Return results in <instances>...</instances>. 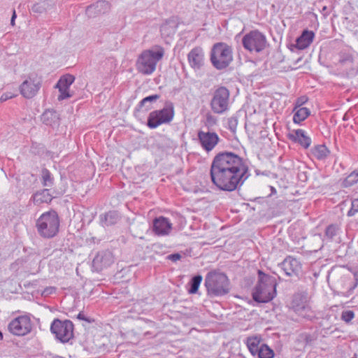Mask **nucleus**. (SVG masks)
I'll list each match as a JSON object with an SVG mask.
<instances>
[{
  "mask_svg": "<svg viewBox=\"0 0 358 358\" xmlns=\"http://www.w3.org/2000/svg\"><path fill=\"white\" fill-rule=\"evenodd\" d=\"M75 78L73 76L67 74L62 77L57 82L56 87H65L69 89V87L74 82Z\"/></svg>",
  "mask_w": 358,
  "mask_h": 358,
  "instance_id": "nucleus-33",
  "label": "nucleus"
},
{
  "mask_svg": "<svg viewBox=\"0 0 358 358\" xmlns=\"http://www.w3.org/2000/svg\"><path fill=\"white\" fill-rule=\"evenodd\" d=\"M217 118L211 114H207L206 117L205 125L208 127H212L217 124Z\"/></svg>",
  "mask_w": 358,
  "mask_h": 358,
  "instance_id": "nucleus-38",
  "label": "nucleus"
},
{
  "mask_svg": "<svg viewBox=\"0 0 358 358\" xmlns=\"http://www.w3.org/2000/svg\"><path fill=\"white\" fill-rule=\"evenodd\" d=\"M134 236H136V237H138L139 238H143L141 234H137V233L134 234Z\"/></svg>",
  "mask_w": 358,
  "mask_h": 358,
  "instance_id": "nucleus-53",
  "label": "nucleus"
},
{
  "mask_svg": "<svg viewBox=\"0 0 358 358\" xmlns=\"http://www.w3.org/2000/svg\"><path fill=\"white\" fill-rule=\"evenodd\" d=\"M141 227L142 228H143L144 229H145L147 232H148V231H149V230H150V227H148V225H147L146 224H141Z\"/></svg>",
  "mask_w": 358,
  "mask_h": 358,
  "instance_id": "nucleus-51",
  "label": "nucleus"
},
{
  "mask_svg": "<svg viewBox=\"0 0 358 358\" xmlns=\"http://www.w3.org/2000/svg\"><path fill=\"white\" fill-rule=\"evenodd\" d=\"M157 64V52L145 50L138 57L136 62L138 71L143 74H150L155 69Z\"/></svg>",
  "mask_w": 358,
  "mask_h": 358,
  "instance_id": "nucleus-11",
  "label": "nucleus"
},
{
  "mask_svg": "<svg viewBox=\"0 0 358 358\" xmlns=\"http://www.w3.org/2000/svg\"><path fill=\"white\" fill-rule=\"evenodd\" d=\"M157 101V94H152L143 99L136 108H135L134 114L137 116V113L144 108V111H148L152 108V102Z\"/></svg>",
  "mask_w": 358,
  "mask_h": 358,
  "instance_id": "nucleus-26",
  "label": "nucleus"
},
{
  "mask_svg": "<svg viewBox=\"0 0 358 358\" xmlns=\"http://www.w3.org/2000/svg\"><path fill=\"white\" fill-rule=\"evenodd\" d=\"M56 87L58 88L59 92L60 93L58 96V99L59 101L64 100L65 99H67V98H69L71 96V95L70 94V93L69 92V89L65 88V87Z\"/></svg>",
  "mask_w": 358,
  "mask_h": 358,
  "instance_id": "nucleus-39",
  "label": "nucleus"
},
{
  "mask_svg": "<svg viewBox=\"0 0 358 358\" xmlns=\"http://www.w3.org/2000/svg\"><path fill=\"white\" fill-rule=\"evenodd\" d=\"M110 10V4L106 1H98L95 3L87 7L86 14L89 17H94L98 15L103 14Z\"/></svg>",
  "mask_w": 358,
  "mask_h": 358,
  "instance_id": "nucleus-19",
  "label": "nucleus"
},
{
  "mask_svg": "<svg viewBox=\"0 0 358 358\" xmlns=\"http://www.w3.org/2000/svg\"><path fill=\"white\" fill-rule=\"evenodd\" d=\"M340 227L336 224H332L329 225L325 230V236L328 238H333L340 231Z\"/></svg>",
  "mask_w": 358,
  "mask_h": 358,
  "instance_id": "nucleus-35",
  "label": "nucleus"
},
{
  "mask_svg": "<svg viewBox=\"0 0 358 358\" xmlns=\"http://www.w3.org/2000/svg\"><path fill=\"white\" fill-rule=\"evenodd\" d=\"M236 126H237V120H236V119H235V118H229L228 120V127H229V129L231 131L234 132L236 131Z\"/></svg>",
  "mask_w": 358,
  "mask_h": 358,
  "instance_id": "nucleus-41",
  "label": "nucleus"
},
{
  "mask_svg": "<svg viewBox=\"0 0 358 358\" xmlns=\"http://www.w3.org/2000/svg\"><path fill=\"white\" fill-rule=\"evenodd\" d=\"M197 137L199 145L206 152L214 150L220 141V138L215 131L199 130L197 133Z\"/></svg>",
  "mask_w": 358,
  "mask_h": 358,
  "instance_id": "nucleus-12",
  "label": "nucleus"
},
{
  "mask_svg": "<svg viewBox=\"0 0 358 358\" xmlns=\"http://www.w3.org/2000/svg\"><path fill=\"white\" fill-rule=\"evenodd\" d=\"M288 138L294 143H299L304 148H308L311 144L310 138L303 129H293L287 134Z\"/></svg>",
  "mask_w": 358,
  "mask_h": 358,
  "instance_id": "nucleus-16",
  "label": "nucleus"
},
{
  "mask_svg": "<svg viewBox=\"0 0 358 358\" xmlns=\"http://www.w3.org/2000/svg\"><path fill=\"white\" fill-rule=\"evenodd\" d=\"M138 227L137 224H134L133 226H132V228H131V230L136 233V228Z\"/></svg>",
  "mask_w": 358,
  "mask_h": 358,
  "instance_id": "nucleus-52",
  "label": "nucleus"
},
{
  "mask_svg": "<svg viewBox=\"0 0 358 358\" xmlns=\"http://www.w3.org/2000/svg\"><path fill=\"white\" fill-rule=\"evenodd\" d=\"M16 17H17V14H16L15 10L13 9V13H12V17H11V19H10V24L12 26L15 25V22Z\"/></svg>",
  "mask_w": 358,
  "mask_h": 358,
  "instance_id": "nucleus-48",
  "label": "nucleus"
},
{
  "mask_svg": "<svg viewBox=\"0 0 358 358\" xmlns=\"http://www.w3.org/2000/svg\"><path fill=\"white\" fill-rule=\"evenodd\" d=\"M352 358H357V357H352Z\"/></svg>",
  "mask_w": 358,
  "mask_h": 358,
  "instance_id": "nucleus-55",
  "label": "nucleus"
},
{
  "mask_svg": "<svg viewBox=\"0 0 358 358\" xmlns=\"http://www.w3.org/2000/svg\"><path fill=\"white\" fill-rule=\"evenodd\" d=\"M352 206L355 208V209H357L358 210V199H354L352 201Z\"/></svg>",
  "mask_w": 358,
  "mask_h": 358,
  "instance_id": "nucleus-50",
  "label": "nucleus"
},
{
  "mask_svg": "<svg viewBox=\"0 0 358 358\" xmlns=\"http://www.w3.org/2000/svg\"><path fill=\"white\" fill-rule=\"evenodd\" d=\"M8 329L12 334L18 336L28 334L32 329L30 317L24 315L15 317L9 322Z\"/></svg>",
  "mask_w": 358,
  "mask_h": 358,
  "instance_id": "nucleus-10",
  "label": "nucleus"
},
{
  "mask_svg": "<svg viewBox=\"0 0 358 358\" xmlns=\"http://www.w3.org/2000/svg\"><path fill=\"white\" fill-rule=\"evenodd\" d=\"M315 34L313 31L305 30L296 41V48L299 50L307 48L313 42Z\"/></svg>",
  "mask_w": 358,
  "mask_h": 358,
  "instance_id": "nucleus-20",
  "label": "nucleus"
},
{
  "mask_svg": "<svg viewBox=\"0 0 358 358\" xmlns=\"http://www.w3.org/2000/svg\"><path fill=\"white\" fill-rule=\"evenodd\" d=\"M259 280L252 292L253 299L259 303H267L276 294V281L274 277L258 271Z\"/></svg>",
  "mask_w": 358,
  "mask_h": 358,
  "instance_id": "nucleus-2",
  "label": "nucleus"
},
{
  "mask_svg": "<svg viewBox=\"0 0 358 358\" xmlns=\"http://www.w3.org/2000/svg\"><path fill=\"white\" fill-rule=\"evenodd\" d=\"M262 337L260 336H253L248 337L246 340L247 347L253 356H256L258 350L261 346Z\"/></svg>",
  "mask_w": 358,
  "mask_h": 358,
  "instance_id": "nucleus-27",
  "label": "nucleus"
},
{
  "mask_svg": "<svg viewBox=\"0 0 358 358\" xmlns=\"http://www.w3.org/2000/svg\"><path fill=\"white\" fill-rule=\"evenodd\" d=\"M358 182V171H353L343 181L345 187H350Z\"/></svg>",
  "mask_w": 358,
  "mask_h": 358,
  "instance_id": "nucleus-36",
  "label": "nucleus"
},
{
  "mask_svg": "<svg viewBox=\"0 0 358 358\" xmlns=\"http://www.w3.org/2000/svg\"><path fill=\"white\" fill-rule=\"evenodd\" d=\"M120 220L119 214L117 211L112 210L100 216V221L103 227L111 226L116 224Z\"/></svg>",
  "mask_w": 358,
  "mask_h": 358,
  "instance_id": "nucleus-25",
  "label": "nucleus"
},
{
  "mask_svg": "<svg viewBox=\"0 0 358 358\" xmlns=\"http://www.w3.org/2000/svg\"><path fill=\"white\" fill-rule=\"evenodd\" d=\"M3 340V334L0 331V341Z\"/></svg>",
  "mask_w": 358,
  "mask_h": 358,
  "instance_id": "nucleus-54",
  "label": "nucleus"
},
{
  "mask_svg": "<svg viewBox=\"0 0 358 358\" xmlns=\"http://www.w3.org/2000/svg\"><path fill=\"white\" fill-rule=\"evenodd\" d=\"M202 281V276L200 275L194 276L190 282V288L188 289L189 294H195L197 292L200 284Z\"/></svg>",
  "mask_w": 358,
  "mask_h": 358,
  "instance_id": "nucleus-34",
  "label": "nucleus"
},
{
  "mask_svg": "<svg viewBox=\"0 0 358 358\" xmlns=\"http://www.w3.org/2000/svg\"><path fill=\"white\" fill-rule=\"evenodd\" d=\"M242 43L244 48L248 51L259 52L265 48L266 38L262 32L254 30L243 37Z\"/></svg>",
  "mask_w": 358,
  "mask_h": 358,
  "instance_id": "nucleus-7",
  "label": "nucleus"
},
{
  "mask_svg": "<svg viewBox=\"0 0 358 358\" xmlns=\"http://www.w3.org/2000/svg\"><path fill=\"white\" fill-rule=\"evenodd\" d=\"M52 7V4L49 0H43L34 3L31 7L33 13L42 14Z\"/></svg>",
  "mask_w": 358,
  "mask_h": 358,
  "instance_id": "nucleus-29",
  "label": "nucleus"
},
{
  "mask_svg": "<svg viewBox=\"0 0 358 358\" xmlns=\"http://www.w3.org/2000/svg\"><path fill=\"white\" fill-rule=\"evenodd\" d=\"M173 223L165 217H158V236H168L173 230Z\"/></svg>",
  "mask_w": 358,
  "mask_h": 358,
  "instance_id": "nucleus-22",
  "label": "nucleus"
},
{
  "mask_svg": "<svg viewBox=\"0 0 358 358\" xmlns=\"http://www.w3.org/2000/svg\"><path fill=\"white\" fill-rule=\"evenodd\" d=\"M189 66L194 70H199L204 64V52L201 48H193L187 55Z\"/></svg>",
  "mask_w": 358,
  "mask_h": 358,
  "instance_id": "nucleus-15",
  "label": "nucleus"
},
{
  "mask_svg": "<svg viewBox=\"0 0 358 358\" xmlns=\"http://www.w3.org/2000/svg\"><path fill=\"white\" fill-rule=\"evenodd\" d=\"M60 222L57 212L43 213L36 221L38 233L44 238H52L59 232Z\"/></svg>",
  "mask_w": 358,
  "mask_h": 358,
  "instance_id": "nucleus-3",
  "label": "nucleus"
},
{
  "mask_svg": "<svg viewBox=\"0 0 358 358\" xmlns=\"http://www.w3.org/2000/svg\"><path fill=\"white\" fill-rule=\"evenodd\" d=\"M229 91L224 87L217 88L210 101L211 110L217 114H222L229 109Z\"/></svg>",
  "mask_w": 358,
  "mask_h": 358,
  "instance_id": "nucleus-9",
  "label": "nucleus"
},
{
  "mask_svg": "<svg viewBox=\"0 0 358 358\" xmlns=\"http://www.w3.org/2000/svg\"><path fill=\"white\" fill-rule=\"evenodd\" d=\"M250 176L244 159L231 152L217 154L211 163L210 178L220 190L232 192L241 187Z\"/></svg>",
  "mask_w": 358,
  "mask_h": 358,
  "instance_id": "nucleus-1",
  "label": "nucleus"
},
{
  "mask_svg": "<svg viewBox=\"0 0 358 358\" xmlns=\"http://www.w3.org/2000/svg\"><path fill=\"white\" fill-rule=\"evenodd\" d=\"M232 59V49L229 45L224 43H217L213 46L210 61L217 69L226 68Z\"/></svg>",
  "mask_w": 358,
  "mask_h": 358,
  "instance_id": "nucleus-5",
  "label": "nucleus"
},
{
  "mask_svg": "<svg viewBox=\"0 0 358 358\" xmlns=\"http://www.w3.org/2000/svg\"><path fill=\"white\" fill-rule=\"evenodd\" d=\"M42 78L36 73H33L27 76L26 79L20 85V92L25 99H31L34 97L42 85Z\"/></svg>",
  "mask_w": 358,
  "mask_h": 358,
  "instance_id": "nucleus-8",
  "label": "nucleus"
},
{
  "mask_svg": "<svg viewBox=\"0 0 358 358\" xmlns=\"http://www.w3.org/2000/svg\"><path fill=\"white\" fill-rule=\"evenodd\" d=\"M74 325L71 320L55 319L50 325V331L56 339L65 343L73 338Z\"/></svg>",
  "mask_w": 358,
  "mask_h": 358,
  "instance_id": "nucleus-6",
  "label": "nucleus"
},
{
  "mask_svg": "<svg viewBox=\"0 0 358 358\" xmlns=\"http://www.w3.org/2000/svg\"><path fill=\"white\" fill-rule=\"evenodd\" d=\"M16 95L12 92H6L3 94L0 97V102L6 101L10 99L15 97Z\"/></svg>",
  "mask_w": 358,
  "mask_h": 358,
  "instance_id": "nucleus-42",
  "label": "nucleus"
},
{
  "mask_svg": "<svg viewBox=\"0 0 358 358\" xmlns=\"http://www.w3.org/2000/svg\"><path fill=\"white\" fill-rule=\"evenodd\" d=\"M164 55V51L162 48L158 47V60L161 59Z\"/></svg>",
  "mask_w": 358,
  "mask_h": 358,
  "instance_id": "nucleus-49",
  "label": "nucleus"
},
{
  "mask_svg": "<svg viewBox=\"0 0 358 358\" xmlns=\"http://www.w3.org/2000/svg\"><path fill=\"white\" fill-rule=\"evenodd\" d=\"M205 286L208 295L220 296L229 291V282L227 276L219 272H210L205 278Z\"/></svg>",
  "mask_w": 358,
  "mask_h": 358,
  "instance_id": "nucleus-4",
  "label": "nucleus"
},
{
  "mask_svg": "<svg viewBox=\"0 0 358 358\" xmlns=\"http://www.w3.org/2000/svg\"><path fill=\"white\" fill-rule=\"evenodd\" d=\"M55 290H56V289L54 287H48L44 289V290L42 292V295H43L45 296H49V295L55 293Z\"/></svg>",
  "mask_w": 358,
  "mask_h": 358,
  "instance_id": "nucleus-43",
  "label": "nucleus"
},
{
  "mask_svg": "<svg viewBox=\"0 0 358 358\" xmlns=\"http://www.w3.org/2000/svg\"><path fill=\"white\" fill-rule=\"evenodd\" d=\"M258 358H273L274 352L267 345L262 344L258 352L256 353Z\"/></svg>",
  "mask_w": 358,
  "mask_h": 358,
  "instance_id": "nucleus-31",
  "label": "nucleus"
},
{
  "mask_svg": "<svg viewBox=\"0 0 358 358\" xmlns=\"http://www.w3.org/2000/svg\"><path fill=\"white\" fill-rule=\"evenodd\" d=\"M42 184L45 187H51L54 182V178L51 173L46 168L41 170Z\"/></svg>",
  "mask_w": 358,
  "mask_h": 358,
  "instance_id": "nucleus-32",
  "label": "nucleus"
},
{
  "mask_svg": "<svg viewBox=\"0 0 358 358\" xmlns=\"http://www.w3.org/2000/svg\"><path fill=\"white\" fill-rule=\"evenodd\" d=\"M150 232L155 235L157 234V217L152 219V226Z\"/></svg>",
  "mask_w": 358,
  "mask_h": 358,
  "instance_id": "nucleus-46",
  "label": "nucleus"
},
{
  "mask_svg": "<svg viewBox=\"0 0 358 358\" xmlns=\"http://www.w3.org/2000/svg\"><path fill=\"white\" fill-rule=\"evenodd\" d=\"M313 154L318 159H324L329 155V150L324 145H317L313 148Z\"/></svg>",
  "mask_w": 358,
  "mask_h": 358,
  "instance_id": "nucleus-30",
  "label": "nucleus"
},
{
  "mask_svg": "<svg viewBox=\"0 0 358 358\" xmlns=\"http://www.w3.org/2000/svg\"><path fill=\"white\" fill-rule=\"evenodd\" d=\"M166 258L173 262H176L181 258V255L178 253H175L168 255Z\"/></svg>",
  "mask_w": 358,
  "mask_h": 358,
  "instance_id": "nucleus-45",
  "label": "nucleus"
},
{
  "mask_svg": "<svg viewBox=\"0 0 358 358\" xmlns=\"http://www.w3.org/2000/svg\"><path fill=\"white\" fill-rule=\"evenodd\" d=\"M113 262V254L108 250H103L96 254L92 261V264L96 270H102L110 266Z\"/></svg>",
  "mask_w": 358,
  "mask_h": 358,
  "instance_id": "nucleus-14",
  "label": "nucleus"
},
{
  "mask_svg": "<svg viewBox=\"0 0 358 358\" xmlns=\"http://www.w3.org/2000/svg\"><path fill=\"white\" fill-rule=\"evenodd\" d=\"M357 212H358V210L357 209H355V208L352 205L351 208L348 212V216H349V217L354 216L355 215V213Z\"/></svg>",
  "mask_w": 358,
  "mask_h": 358,
  "instance_id": "nucleus-47",
  "label": "nucleus"
},
{
  "mask_svg": "<svg viewBox=\"0 0 358 358\" xmlns=\"http://www.w3.org/2000/svg\"><path fill=\"white\" fill-rule=\"evenodd\" d=\"M53 196L50 194L48 189H43L36 192L32 196L33 202L36 205L43 203H50L52 200Z\"/></svg>",
  "mask_w": 358,
  "mask_h": 358,
  "instance_id": "nucleus-23",
  "label": "nucleus"
},
{
  "mask_svg": "<svg viewBox=\"0 0 358 358\" xmlns=\"http://www.w3.org/2000/svg\"><path fill=\"white\" fill-rule=\"evenodd\" d=\"M281 268L287 276L298 277L302 273L301 262L292 256H288L284 259Z\"/></svg>",
  "mask_w": 358,
  "mask_h": 358,
  "instance_id": "nucleus-13",
  "label": "nucleus"
},
{
  "mask_svg": "<svg viewBox=\"0 0 358 358\" xmlns=\"http://www.w3.org/2000/svg\"><path fill=\"white\" fill-rule=\"evenodd\" d=\"M176 28V22L173 20H169L161 26L160 31L162 35L170 36L175 34Z\"/></svg>",
  "mask_w": 358,
  "mask_h": 358,
  "instance_id": "nucleus-28",
  "label": "nucleus"
},
{
  "mask_svg": "<svg viewBox=\"0 0 358 358\" xmlns=\"http://www.w3.org/2000/svg\"><path fill=\"white\" fill-rule=\"evenodd\" d=\"M59 116L57 113L53 110H45L41 116L42 122L51 127H54L59 124Z\"/></svg>",
  "mask_w": 358,
  "mask_h": 358,
  "instance_id": "nucleus-24",
  "label": "nucleus"
},
{
  "mask_svg": "<svg viewBox=\"0 0 358 358\" xmlns=\"http://www.w3.org/2000/svg\"><path fill=\"white\" fill-rule=\"evenodd\" d=\"M147 125L150 129L157 128V110L152 111L148 118Z\"/></svg>",
  "mask_w": 358,
  "mask_h": 358,
  "instance_id": "nucleus-37",
  "label": "nucleus"
},
{
  "mask_svg": "<svg viewBox=\"0 0 358 358\" xmlns=\"http://www.w3.org/2000/svg\"><path fill=\"white\" fill-rule=\"evenodd\" d=\"M77 318L80 320H84V321H86L88 323H91L93 322V320L87 317H86L85 315V314L83 313V312H80L78 315H77Z\"/></svg>",
  "mask_w": 358,
  "mask_h": 358,
  "instance_id": "nucleus-44",
  "label": "nucleus"
},
{
  "mask_svg": "<svg viewBox=\"0 0 358 358\" xmlns=\"http://www.w3.org/2000/svg\"><path fill=\"white\" fill-rule=\"evenodd\" d=\"M301 104L302 102L299 99L297 101L296 106L293 110V122L298 124L304 121L310 114V111L308 108L306 107H300Z\"/></svg>",
  "mask_w": 358,
  "mask_h": 358,
  "instance_id": "nucleus-21",
  "label": "nucleus"
},
{
  "mask_svg": "<svg viewBox=\"0 0 358 358\" xmlns=\"http://www.w3.org/2000/svg\"><path fill=\"white\" fill-rule=\"evenodd\" d=\"M174 117V106L172 102L167 101L162 109L158 110V126L170 123Z\"/></svg>",
  "mask_w": 358,
  "mask_h": 358,
  "instance_id": "nucleus-18",
  "label": "nucleus"
},
{
  "mask_svg": "<svg viewBox=\"0 0 358 358\" xmlns=\"http://www.w3.org/2000/svg\"><path fill=\"white\" fill-rule=\"evenodd\" d=\"M292 307L298 315L303 317L309 316L310 308L304 296L301 294L295 295L292 300Z\"/></svg>",
  "mask_w": 358,
  "mask_h": 358,
  "instance_id": "nucleus-17",
  "label": "nucleus"
},
{
  "mask_svg": "<svg viewBox=\"0 0 358 358\" xmlns=\"http://www.w3.org/2000/svg\"><path fill=\"white\" fill-rule=\"evenodd\" d=\"M355 317V313L352 310H345L342 313L341 318L345 322H350Z\"/></svg>",
  "mask_w": 358,
  "mask_h": 358,
  "instance_id": "nucleus-40",
  "label": "nucleus"
}]
</instances>
